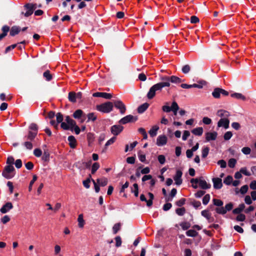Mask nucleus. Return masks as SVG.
<instances>
[{
    "instance_id": "nucleus-1",
    "label": "nucleus",
    "mask_w": 256,
    "mask_h": 256,
    "mask_svg": "<svg viewBox=\"0 0 256 256\" xmlns=\"http://www.w3.org/2000/svg\"><path fill=\"white\" fill-rule=\"evenodd\" d=\"M164 87L163 86L160 82H158L154 85H153L149 90L146 96L148 99L152 100V99L156 94V92H160L162 90V88Z\"/></svg>"
},
{
    "instance_id": "nucleus-2",
    "label": "nucleus",
    "mask_w": 256,
    "mask_h": 256,
    "mask_svg": "<svg viewBox=\"0 0 256 256\" xmlns=\"http://www.w3.org/2000/svg\"><path fill=\"white\" fill-rule=\"evenodd\" d=\"M113 108V103L110 102H107L96 106V108L98 111L106 114L112 112Z\"/></svg>"
},
{
    "instance_id": "nucleus-3",
    "label": "nucleus",
    "mask_w": 256,
    "mask_h": 256,
    "mask_svg": "<svg viewBox=\"0 0 256 256\" xmlns=\"http://www.w3.org/2000/svg\"><path fill=\"white\" fill-rule=\"evenodd\" d=\"M14 170L12 165L6 166L2 172V176L6 179H10L14 176L13 173Z\"/></svg>"
},
{
    "instance_id": "nucleus-4",
    "label": "nucleus",
    "mask_w": 256,
    "mask_h": 256,
    "mask_svg": "<svg viewBox=\"0 0 256 256\" xmlns=\"http://www.w3.org/2000/svg\"><path fill=\"white\" fill-rule=\"evenodd\" d=\"M234 207L232 202H230L227 204L224 207L216 208L214 210L218 214H224L228 211L231 210Z\"/></svg>"
},
{
    "instance_id": "nucleus-5",
    "label": "nucleus",
    "mask_w": 256,
    "mask_h": 256,
    "mask_svg": "<svg viewBox=\"0 0 256 256\" xmlns=\"http://www.w3.org/2000/svg\"><path fill=\"white\" fill-rule=\"evenodd\" d=\"M138 120L137 116H133L131 114L128 115L121 118L118 122L120 124H125L128 122H134Z\"/></svg>"
},
{
    "instance_id": "nucleus-6",
    "label": "nucleus",
    "mask_w": 256,
    "mask_h": 256,
    "mask_svg": "<svg viewBox=\"0 0 256 256\" xmlns=\"http://www.w3.org/2000/svg\"><path fill=\"white\" fill-rule=\"evenodd\" d=\"M112 103L115 108L120 110L121 114H124L125 113L126 111V106L122 100H114Z\"/></svg>"
},
{
    "instance_id": "nucleus-7",
    "label": "nucleus",
    "mask_w": 256,
    "mask_h": 256,
    "mask_svg": "<svg viewBox=\"0 0 256 256\" xmlns=\"http://www.w3.org/2000/svg\"><path fill=\"white\" fill-rule=\"evenodd\" d=\"M92 164V160H90L88 162H78L75 164L76 166L80 170L90 168Z\"/></svg>"
},
{
    "instance_id": "nucleus-8",
    "label": "nucleus",
    "mask_w": 256,
    "mask_h": 256,
    "mask_svg": "<svg viewBox=\"0 0 256 256\" xmlns=\"http://www.w3.org/2000/svg\"><path fill=\"white\" fill-rule=\"evenodd\" d=\"M31 4H26L24 6V8L25 10H26V12H22L20 13L21 15H24L26 17H28L31 16L34 12V8L33 7L31 6Z\"/></svg>"
},
{
    "instance_id": "nucleus-9",
    "label": "nucleus",
    "mask_w": 256,
    "mask_h": 256,
    "mask_svg": "<svg viewBox=\"0 0 256 256\" xmlns=\"http://www.w3.org/2000/svg\"><path fill=\"white\" fill-rule=\"evenodd\" d=\"M124 130V126L120 125H114L110 128V132L114 136H118Z\"/></svg>"
},
{
    "instance_id": "nucleus-10",
    "label": "nucleus",
    "mask_w": 256,
    "mask_h": 256,
    "mask_svg": "<svg viewBox=\"0 0 256 256\" xmlns=\"http://www.w3.org/2000/svg\"><path fill=\"white\" fill-rule=\"evenodd\" d=\"M159 80L163 86L165 87H169L170 86V76H167L160 75Z\"/></svg>"
},
{
    "instance_id": "nucleus-11",
    "label": "nucleus",
    "mask_w": 256,
    "mask_h": 256,
    "mask_svg": "<svg viewBox=\"0 0 256 256\" xmlns=\"http://www.w3.org/2000/svg\"><path fill=\"white\" fill-rule=\"evenodd\" d=\"M182 170H176V174L174 176V180L175 181V184L178 186L180 185L182 182Z\"/></svg>"
},
{
    "instance_id": "nucleus-12",
    "label": "nucleus",
    "mask_w": 256,
    "mask_h": 256,
    "mask_svg": "<svg viewBox=\"0 0 256 256\" xmlns=\"http://www.w3.org/2000/svg\"><path fill=\"white\" fill-rule=\"evenodd\" d=\"M230 120L227 118H222L218 122V126L224 127V128L227 129L229 128Z\"/></svg>"
},
{
    "instance_id": "nucleus-13",
    "label": "nucleus",
    "mask_w": 256,
    "mask_h": 256,
    "mask_svg": "<svg viewBox=\"0 0 256 256\" xmlns=\"http://www.w3.org/2000/svg\"><path fill=\"white\" fill-rule=\"evenodd\" d=\"M92 96L94 97L103 98L108 100H110L112 97V94H111L101 92H94L92 94Z\"/></svg>"
},
{
    "instance_id": "nucleus-14",
    "label": "nucleus",
    "mask_w": 256,
    "mask_h": 256,
    "mask_svg": "<svg viewBox=\"0 0 256 256\" xmlns=\"http://www.w3.org/2000/svg\"><path fill=\"white\" fill-rule=\"evenodd\" d=\"M168 138L165 135H160L156 139V144L158 146H162L166 144Z\"/></svg>"
},
{
    "instance_id": "nucleus-15",
    "label": "nucleus",
    "mask_w": 256,
    "mask_h": 256,
    "mask_svg": "<svg viewBox=\"0 0 256 256\" xmlns=\"http://www.w3.org/2000/svg\"><path fill=\"white\" fill-rule=\"evenodd\" d=\"M218 136V133L216 132H207L206 133V140L207 142L210 140H216Z\"/></svg>"
},
{
    "instance_id": "nucleus-16",
    "label": "nucleus",
    "mask_w": 256,
    "mask_h": 256,
    "mask_svg": "<svg viewBox=\"0 0 256 256\" xmlns=\"http://www.w3.org/2000/svg\"><path fill=\"white\" fill-rule=\"evenodd\" d=\"M214 183V188L215 189H220L222 186V180L221 178H214L212 179Z\"/></svg>"
},
{
    "instance_id": "nucleus-17",
    "label": "nucleus",
    "mask_w": 256,
    "mask_h": 256,
    "mask_svg": "<svg viewBox=\"0 0 256 256\" xmlns=\"http://www.w3.org/2000/svg\"><path fill=\"white\" fill-rule=\"evenodd\" d=\"M13 208V205L10 202H8L4 204L0 209V212L2 214H6Z\"/></svg>"
},
{
    "instance_id": "nucleus-18",
    "label": "nucleus",
    "mask_w": 256,
    "mask_h": 256,
    "mask_svg": "<svg viewBox=\"0 0 256 256\" xmlns=\"http://www.w3.org/2000/svg\"><path fill=\"white\" fill-rule=\"evenodd\" d=\"M198 184L200 187L203 190H207L211 187L210 184H208L205 180L202 179V177L200 178Z\"/></svg>"
},
{
    "instance_id": "nucleus-19",
    "label": "nucleus",
    "mask_w": 256,
    "mask_h": 256,
    "mask_svg": "<svg viewBox=\"0 0 256 256\" xmlns=\"http://www.w3.org/2000/svg\"><path fill=\"white\" fill-rule=\"evenodd\" d=\"M21 28L20 26H12L10 30V34L12 36H14L16 34H18Z\"/></svg>"
},
{
    "instance_id": "nucleus-20",
    "label": "nucleus",
    "mask_w": 256,
    "mask_h": 256,
    "mask_svg": "<svg viewBox=\"0 0 256 256\" xmlns=\"http://www.w3.org/2000/svg\"><path fill=\"white\" fill-rule=\"evenodd\" d=\"M68 140L69 142V146L72 148H76V140L74 136H70L68 137Z\"/></svg>"
},
{
    "instance_id": "nucleus-21",
    "label": "nucleus",
    "mask_w": 256,
    "mask_h": 256,
    "mask_svg": "<svg viewBox=\"0 0 256 256\" xmlns=\"http://www.w3.org/2000/svg\"><path fill=\"white\" fill-rule=\"evenodd\" d=\"M150 104L147 103L145 102L140 106L137 109L138 112L139 114H142L148 108Z\"/></svg>"
},
{
    "instance_id": "nucleus-22",
    "label": "nucleus",
    "mask_w": 256,
    "mask_h": 256,
    "mask_svg": "<svg viewBox=\"0 0 256 256\" xmlns=\"http://www.w3.org/2000/svg\"><path fill=\"white\" fill-rule=\"evenodd\" d=\"M217 115L221 118H226L230 116V114L226 110H220L217 112Z\"/></svg>"
},
{
    "instance_id": "nucleus-23",
    "label": "nucleus",
    "mask_w": 256,
    "mask_h": 256,
    "mask_svg": "<svg viewBox=\"0 0 256 256\" xmlns=\"http://www.w3.org/2000/svg\"><path fill=\"white\" fill-rule=\"evenodd\" d=\"M2 33L0 34V40L4 38L8 34V32L10 30V27L8 26H4L2 28Z\"/></svg>"
},
{
    "instance_id": "nucleus-24",
    "label": "nucleus",
    "mask_w": 256,
    "mask_h": 256,
    "mask_svg": "<svg viewBox=\"0 0 256 256\" xmlns=\"http://www.w3.org/2000/svg\"><path fill=\"white\" fill-rule=\"evenodd\" d=\"M170 84L174 83V84H180L182 82H184V80L180 78L175 76H170Z\"/></svg>"
},
{
    "instance_id": "nucleus-25",
    "label": "nucleus",
    "mask_w": 256,
    "mask_h": 256,
    "mask_svg": "<svg viewBox=\"0 0 256 256\" xmlns=\"http://www.w3.org/2000/svg\"><path fill=\"white\" fill-rule=\"evenodd\" d=\"M245 208V205L244 204H241L239 205L238 207L234 208L232 210V213L234 214H240L242 212Z\"/></svg>"
},
{
    "instance_id": "nucleus-26",
    "label": "nucleus",
    "mask_w": 256,
    "mask_h": 256,
    "mask_svg": "<svg viewBox=\"0 0 256 256\" xmlns=\"http://www.w3.org/2000/svg\"><path fill=\"white\" fill-rule=\"evenodd\" d=\"M83 114V111L82 110L78 109L74 112L72 116L76 119H80L82 116Z\"/></svg>"
},
{
    "instance_id": "nucleus-27",
    "label": "nucleus",
    "mask_w": 256,
    "mask_h": 256,
    "mask_svg": "<svg viewBox=\"0 0 256 256\" xmlns=\"http://www.w3.org/2000/svg\"><path fill=\"white\" fill-rule=\"evenodd\" d=\"M192 132L196 136H200L202 134L203 128L202 127H198V128H194L192 130Z\"/></svg>"
},
{
    "instance_id": "nucleus-28",
    "label": "nucleus",
    "mask_w": 256,
    "mask_h": 256,
    "mask_svg": "<svg viewBox=\"0 0 256 256\" xmlns=\"http://www.w3.org/2000/svg\"><path fill=\"white\" fill-rule=\"evenodd\" d=\"M221 88H215L212 92V96L216 98H220L221 94Z\"/></svg>"
},
{
    "instance_id": "nucleus-29",
    "label": "nucleus",
    "mask_w": 256,
    "mask_h": 256,
    "mask_svg": "<svg viewBox=\"0 0 256 256\" xmlns=\"http://www.w3.org/2000/svg\"><path fill=\"white\" fill-rule=\"evenodd\" d=\"M159 127L157 126H154L150 130L149 134L151 137L155 136L157 134V131L158 130Z\"/></svg>"
},
{
    "instance_id": "nucleus-30",
    "label": "nucleus",
    "mask_w": 256,
    "mask_h": 256,
    "mask_svg": "<svg viewBox=\"0 0 256 256\" xmlns=\"http://www.w3.org/2000/svg\"><path fill=\"white\" fill-rule=\"evenodd\" d=\"M37 134H38L36 133V132H32V131H29L28 132V136H26V138L27 140L30 141H32L36 137Z\"/></svg>"
},
{
    "instance_id": "nucleus-31",
    "label": "nucleus",
    "mask_w": 256,
    "mask_h": 256,
    "mask_svg": "<svg viewBox=\"0 0 256 256\" xmlns=\"http://www.w3.org/2000/svg\"><path fill=\"white\" fill-rule=\"evenodd\" d=\"M87 122H89L90 121H92L94 122L95 120H96L97 118V116L94 112H90L87 114Z\"/></svg>"
},
{
    "instance_id": "nucleus-32",
    "label": "nucleus",
    "mask_w": 256,
    "mask_h": 256,
    "mask_svg": "<svg viewBox=\"0 0 256 256\" xmlns=\"http://www.w3.org/2000/svg\"><path fill=\"white\" fill-rule=\"evenodd\" d=\"M230 96L232 98H234L238 100H246V98L245 97V96H244V95L240 93H233L231 94Z\"/></svg>"
},
{
    "instance_id": "nucleus-33",
    "label": "nucleus",
    "mask_w": 256,
    "mask_h": 256,
    "mask_svg": "<svg viewBox=\"0 0 256 256\" xmlns=\"http://www.w3.org/2000/svg\"><path fill=\"white\" fill-rule=\"evenodd\" d=\"M68 100L72 102H76V93L74 92H70L68 93Z\"/></svg>"
},
{
    "instance_id": "nucleus-34",
    "label": "nucleus",
    "mask_w": 256,
    "mask_h": 256,
    "mask_svg": "<svg viewBox=\"0 0 256 256\" xmlns=\"http://www.w3.org/2000/svg\"><path fill=\"white\" fill-rule=\"evenodd\" d=\"M198 84H192V88H202L203 86H204L206 84V82L205 80H202L198 82Z\"/></svg>"
},
{
    "instance_id": "nucleus-35",
    "label": "nucleus",
    "mask_w": 256,
    "mask_h": 256,
    "mask_svg": "<svg viewBox=\"0 0 256 256\" xmlns=\"http://www.w3.org/2000/svg\"><path fill=\"white\" fill-rule=\"evenodd\" d=\"M97 183L102 186H104L108 184V180L106 178H98L96 180Z\"/></svg>"
},
{
    "instance_id": "nucleus-36",
    "label": "nucleus",
    "mask_w": 256,
    "mask_h": 256,
    "mask_svg": "<svg viewBox=\"0 0 256 256\" xmlns=\"http://www.w3.org/2000/svg\"><path fill=\"white\" fill-rule=\"evenodd\" d=\"M212 202L214 206H217V208L223 207L224 202L220 199L214 198Z\"/></svg>"
},
{
    "instance_id": "nucleus-37",
    "label": "nucleus",
    "mask_w": 256,
    "mask_h": 256,
    "mask_svg": "<svg viewBox=\"0 0 256 256\" xmlns=\"http://www.w3.org/2000/svg\"><path fill=\"white\" fill-rule=\"evenodd\" d=\"M43 76L47 81H50L52 78V76L50 74V71L49 70H46L44 72Z\"/></svg>"
},
{
    "instance_id": "nucleus-38",
    "label": "nucleus",
    "mask_w": 256,
    "mask_h": 256,
    "mask_svg": "<svg viewBox=\"0 0 256 256\" xmlns=\"http://www.w3.org/2000/svg\"><path fill=\"white\" fill-rule=\"evenodd\" d=\"M186 234L188 236L196 237L198 235V232L194 230H190L186 232Z\"/></svg>"
},
{
    "instance_id": "nucleus-39",
    "label": "nucleus",
    "mask_w": 256,
    "mask_h": 256,
    "mask_svg": "<svg viewBox=\"0 0 256 256\" xmlns=\"http://www.w3.org/2000/svg\"><path fill=\"white\" fill-rule=\"evenodd\" d=\"M148 195L149 196L150 199L147 202L146 206L148 207H150L153 204V200L154 199V195L152 192H149L148 193Z\"/></svg>"
},
{
    "instance_id": "nucleus-40",
    "label": "nucleus",
    "mask_w": 256,
    "mask_h": 256,
    "mask_svg": "<svg viewBox=\"0 0 256 256\" xmlns=\"http://www.w3.org/2000/svg\"><path fill=\"white\" fill-rule=\"evenodd\" d=\"M91 177V175L90 174L88 178L82 182L84 186L86 188H89L90 187V183L92 180Z\"/></svg>"
},
{
    "instance_id": "nucleus-41",
    "label": "nucleus",
    "mask_w": 256,
    "mask_h": 256,
    "mask_svg": "<svg viewBox=\"0 0 256 256\" xmlns=\"http://www.w3.org/2000/svg\"><path fill=\"white\" fill-rule=\"evenodd\" d=\"M121 227V224L120 222L116 223L114 224L112 227V231L114 234H116L120 230Z\"/></svg>"
},
{
    "instance_id": "nucleus-42",
    "label": "nucleus",
    "mask_w": 256,
    "mask_h": 256,
    "mask_svg": "<svg viewBox=\"0 0 256 256\" xmlns=\"http://www.w3.org/2000/svg\"><path fill=\"white\" fill-rule=\"evenodd\" d=\"M29 129L30 130V131H32V132H36L38 134V127L37 124L35 123H32L29 126Z\"/></svg>"
},
{
    "instance_id": "nucleus-43",
    "label": "nucleus",
    "mask_w": 256,
    "mask_h": 256,
    "mask_svg": "<svg viewBox=\"0 0 256 256\" xmlns=\"http://www.w3.org/2000/svg\"><path fill=\"white\" fill-rule=\"evenodd\" d=\"M176 212L178 215L182 216L186 212V208L184 207L178 208L176 210Z\"/></svg>"
},
{
    "instance_id": "nucleus-44",
    "label": "nucleus",
    "mask_w": 256,
    "mask_h": 256,
    "mask_svg": "<svg viewBox=\"0 0 256 256\" xmlns=\"http://www.w3.org/2000/svg\"><path fill=\"white\" fill-rule=\"evenodd\" d=\"M209 151H210V148L208 146H206L202 150V158H206L208 154V152H209Z\"/></svg>"
},
{
    "instance_id": "nucleus-45",
    "label": "nucleus",
    "mask_w": 256,
    "mask_h": 256,
    "mask_svg": "<svg viewBox=\"0 0 256 256\" xmlns=\"http://www.w3.org/2000/svg\"><path fill=\"white\" fill-rule=\"evenodd\" d=\"M233 180L232 176H228L224 180V182L226 185H230Z\"/></svg>"
},
{
    "instance_id": "nucleus-46",
    "label": "nucleus",
    "mask_w": 256,
    "mask_h": 256,
    "mask_svg": "<svg viewBox=\"0 0 256 256\" xmlns=\"http://www.w3.org/2000/svg\"><path fill=\"white\" fill-rule=\"evenodd\" d=\"M50 154L48 150H44V154L42 156V160L45 162L49 160Z\"/></svg>"
},
{
    "instance_id": "nucleus-47",
    "label": "nucleus",
    "mask_w": 256,
    "mask_h": 256,
    "mask_svg": "<svg viewBox=\"0 0 256 256\" xmlns=\"http://www.w3.org/2000/svg\"><path fill=\"white\" fill-rule=\"evenodd\" d=\"M180 225L183 230H187L190 227V224L188 222H182Z\"/></svg>"
},
{
    "instance_id": "nucleus-48",
    "label": "nucleus",
    "mask_w": 256,
    "mask_h": 256,
    "mask_svg": "<svg viewBox=\"0 0 256 256\" xmlns=\"http://www.w3.org/2000/svg\"><path fill=\"white\" fill-rule=\"evenodd\" d=\"M138 156L140 162H146V164L148 163L147 162H146V155L144 154H142L141 150H140L138 152Z\"/></svg>"
},
{
    "instance_id": "nucleus-49",
    "label": "nucleus",
    "mask_w": 256,
    "mask_h": 256,
    "mask_svg": "<svg viewBox=\"0 0 256 256\" xmlns=\"http://www.w3.org/2000/svg\"><path fill=\"white\" fill-rule=\"evenodd\" d=\"M236 163V160L235 158H232L228 162V166L230 168H234Z\"/></svg>"
},
{
    "instance_id": "nucleus-50",
    "label": "nucleus",
    "mask_w": 256,
    "mask_h": 256,
    "mask_svg": "<svg viewBox=\"0 0 256 256\" xmlns=\"http://www.w3.org/2000/svg\"><path fill=\"white\" fill-rule=\"evenodd\" d=\"M100 166V164L98 162H94L92 166L91 170L92 174H94L96 172V171L99 168Z\"/></svg>"
},
{
    "instance_id": "nucleus-51",
    "label": "nucleus",
    "mask_w": 256,
    "mask_h": 256,
    "mask_svg": "<svg viewBox=\"0 0 256 256\" xmlns=\"http://www.w3.org/2000/svg\"><path fill=\"white\" fill-rule=\"evenodd\" d=\"M78 226L80 228H82L84 225V220L83 219V216L82 214H80L78 216Z\"/></svg>"
},
{
    "instance_id": "nucleus-52",
    "label": "nucleus",
    "mask_w": 256,
    "mask_h": 256,
    "mask_svg": "<svg viewBox=\"0 0 256 256\" xmlns=\"http://www.w3.org/2000/svg\"><path fill=\"white\" fill-rule=\"evenodd\" d=\"M56 122L58 124L62 123L64 120V116L61 112H58L56 114Z\"/></svg>"
},
{
    "instance_id": "nucleus-53",
    "label": "nucleus",
    "mask_w": 256,
    "mask_h": 256,
    "mask_svg": "<svg viewBox=\"0 0 256 256\" xmlns=\"http://www.w3.org/2000/svg\"><path fill=\"white\" fill-rule=\"evenodd\" d=\"M133 186L134 188V190L132 188V192L134 193V195L135 196L137 197L138 196V186L137 184H133Z\"/></svg>"
},
{
    "instance_id": "nucleus-54",
    "label": "nucleus",
    "mask_w": 256,
    "mask_h": 256,
    "mask_svg": "<svg viewBox=\"0 0 256 256\" xmlns=\"http://www.w3.org/2000/svg\"><path fill=\"white\" fill-rule=\"evenodd\" d=\"M138 132L143 136V138L144 140L147 139L148 135L144 130L142 128H140L138 129Z\"/></svg>"
},
{
    "instance_id": "nucleus-55",
    "label": "nucleus",
    "mask_w": 256,
    "mask_h": 256,
    "mask_svg": "<svg viewBox=\"0 0 256 256\" xmlns=\"http://www.w3.org/2000/svg\"><path fill=\"white\" fill-rule=\"evenodd\" d=\"M190 66L188 64H186L183 66L182 70V72L184 74H186L190 72Z\"/></svg>"
},
{
    "instance_id": "nucleus-56",
    "label": "nucleus",
    "mask_w": 256,
    "mask_h": 256,
    "mask_svg": "<svg viewBox=\"0 0 256 256\" xmlns=\"http://www.w3.org/2000/svg\"><path fill=\"white\" fill-rule=\"evenodd\" d=\"M186 201V198H182L176 202V204L179 207H181L185 204Z\"/></svg>"
},
{
    "instance_id": "nucleus-57",
    "label": "nucleus",
    "mask_w": 256,
    "mask_h": 256,
    "mask_svg": "<svg viewBox=\"0 0 256 256\" xmlns=\"http://www.w3.org/2000/svg\"><path fill=\"white\" fill-rule=\"evenodd\" d=\"M201 214L207 220L211 216V214L209 212V210L208 209L202 211Z\"/></svg>"
},
{
    "instance_id": "nucleus-58",
    "label": "nucleus",
    "mask_w": 256,
    "mask_h": 256,
    "mask_svg": "<svg viewBox=\"0 0 256 256\" xmlns=\"http://www.w3.org/2000/svg\"><path fill=\"white\" fill-rule=\"evenodd\" d=\"M236 221H238V222H244L246 220V216L244 214L240 213L236 217Z\"/></svg>"
},
{
    "instance_id": "nucleus-59",
    "label": "nucleus",
    "mask_w": 256,
    "mask_h": 256,
    "mask_svg": "<svg viewBox=\"0 0 256 256\" xmlns=\"http://www.w3.org/2000/svg\"><path fill=\"white\" fill-rule=\"evenodd\" d=\"M37 178H38V177L36 174L33 176L32 179L30 182V183L29 184V186H28V190L29 191H31V190L32 189V185L34 184V182L36 180Z\"/></svg>"
},
{
    "instance_id": "nucleus-60",
    "label": "nucleus",
    "mask_w": 256,
    "mask_h": 256,
    "mask_svg": "<svg viewBox=\"0 0 256 256\" xmlns=\"http://www.w3.org/2000/svg\"><path fill=\"white\" fill-rule=\"evenodd\" d=\"M232 136V134L231 132L228 131L226 132L224 136V138L225 140H228L230 139Z\"/></svg>"
},
{
    "instance_id": "nucleus-61",
    "label": "nucleus",
    "mask_w": 256,
    "mask_h": 256,
    "mask_svg": "<svg viewBox=\"0 0 256 256\" xmlns=\"http://www.w3.org/2000/svg\"><path fill=\"white\" fill-rule=\"evenodd\" d=\"M210 200V195L209 194H206L202 198V203L204 204H207Z\"/></svg>"
},
{
    "instance_id": "nucleus-62",
    "label": "nucleus",
    "mask_w": 256,
    "mask_h": 256,
    "mask_svg": "<svg viewBox=\"0 0 256 256\" xmlns=\"http://www.w3.org/2000/svg\"><path fill=\"white\" fill-rule=\"evenodd\" d=\"M116 138L115 136H114L112 138L110 139L108 141H107V142L105 144V148L106 149L108 146L112 144L116 141Z\"/></svg>"
},
{
    "instance_id": "nucleus-63",
    "label": "nucleus",
    "mask_w": 256,
    "mask_h": 256,
    "mask_svg": "<svg viewBox=\"0 0 256 256\" xmlns=\"http://www.w3.org/2000/svg\"><path fill=\"white\" fill-rule=\"evenodd\" d=\"M240 171V172L241 174H242L245 176H250L251 175V174L249 172L247 171L246 167L242 168Z\"/></svg>"
},
{
    "instance_id": "nucleus-64",
    "label": "nucleus",
    "mask_w": 256,
    "mask_h": 256,
    "mask_svg": "<svg viewBox=\"0 0 256 256\" xmlns=\"http://www.w3.org/2000/svg\"><path fill=\"white\" fill-rule=\"evenodd\" d=\"M25 166L28 170H32L34 168V164L31 162H28L25 164Z\"/></svg>"
}]
</instances>
